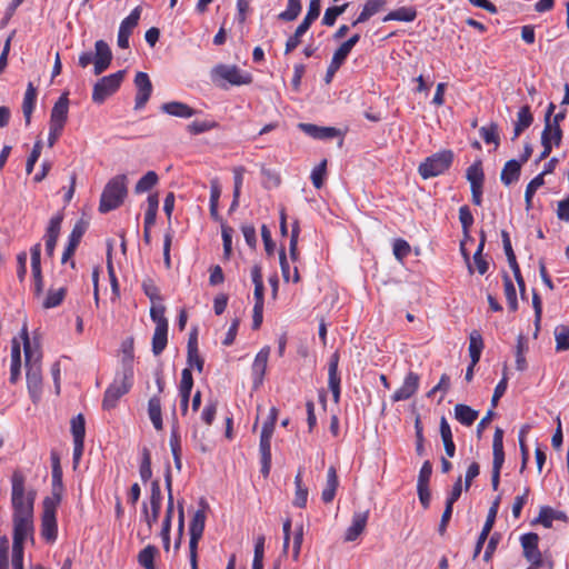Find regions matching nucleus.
Instances as JSON below:
<instances>
[{"instance_id": "f257e3e1", "label": "nucleus", "mask_w": 569, "mask_h": 569, "mask_svg": "<svg viewBox=\"0 0 569 569\" xmlns=\"http://www.w3.org/2000/svg\"><path fill=\"white\" fill-rule=\"evenodd\" d=\"M23 340V351L27 368V388L31 401L37 405L42 397V371H41V352L39 348L33 347L29 339L27 327L23 326L21 331Z\"/></svg>"}, {"instance_id": "f03ea898", "label": "nucleus", "mask_w": 569, "mask_h": 569, "mask_svg": "<svg viewBox=\"0 0 569 569\" xmlns=\"http://www.w3.org/2000/svg\"><path fill=\"white\" fill-rule=\"evenodd\" d=\"M128 178L126 174H118L106 184L99 203V211L107 213L119 208L128 193Z\"/></svg>"}, {"instance_id": "7ed1b4c3", "label": "nucleus", "mask_w": 569, "mask_h": 569, "mask_svg": "<svg viewBox=\"0 0 569 569\" xmlns=\"http://www.w3.org/2000/svg\"><path fill=\"white\" fill-rule=\"evenodd\" d=\"M36 492L26 490V476L14 470L11 476V506L13 513L33 512Z\"/></svg>"}, {"instance_id": "20e7f679", "label": "nucleus", "mask_w": 569, "mask_h": 569, "mask_svg": "<svg viewBox=\"0 0 569 569\" xmlns=\"http://www.w3.org/2000/svg\"><path fill=\"white\" fill-rule=\"evenodd\" d=\"M133 385V373L118 371L112 383L106 389L102 407L106 410L114 408L119 399L129 392Z\"/></svg>"}, {"instance_id": "39448f33", "label": "nucleus", "mask_w": 569, "mask_h": 569, "mask_svg": "<svg viewBox=\"0 0 569 569\" xmlns=\"http://www.w3.org/2000/svg\"><path fill=\"white\" fill-rule=\"evenodd\" d=\"M453 161L451 150H442L426 158L418 167V172L423 179L437 177L447 171Z\"/></svg>"}, {"instance_id": "423d86ee", "label": "nucleus", "mask_w": 569, "mask_h": 569, "mask_svg": "<svg viewBox=\"0 0 569 569\" xmlns=\"http://www.w3.org/2000/svg\"><path fill=\"white\" fill-rule=\"evenodd\" d=\"M124 70H119L99 79L93 86L92 101L97 104H101L116 93L124 79Z\"/></svg>"}, {"instance_id": "0eeeda50", "label": "nucleus", "mask_w": 569, "mask_h": 569, "mask_svg": "<svg viewBox=\"0 0 569 569\" xmlns=\"http://www.w3.org/2000/svg\"><path fill=\"white\" fill-rule=\"evenodd\" d=\"M320 14V0H311L308 12L301 23L297 27L295 33L290 36L286 42L284 53L293 51L301 42L302 36L309 30L311 23L318 19Z\"/></svg>"}, {"instance_id": "6e6552de", "label": "nucleus", "mask_w": 569, "mask_h": 569, "mask_svg": "<svg viewBox=\"0 0 569 569\" xmlns=\"http://www.w3.org/2000/svg\"><path fill=\"white\" fill-rule=\"evenodd\" d=\"M211 79L217 82L224 80L232 86L249 84L252 82V76L242 71L237 66L218 64L211 70Z\"/></svg>"}, {"instance_id": "1a4fd4ad", "label": "nucleus", "mask_w": 569, "mask_h": 569, "mask_svg": "<svg viewBox=\"0 0 569 569\" xmlns=\"http://www.w3.org/2000/svg\"><path fill=\"white\" fill-rule=\"evenodd\" d=\"M273 435V422L264 421L261 428L259 452L261 462V473L267 478L271 470V438Z\"/></svg>"}, {"instance_id": "9d476101", "label": "nucleus", "mask_w": 569, "mask_h": 569, "mask_svg": "<svg viewBox=\"0 0 569 569\" xmlns=\"http://www.w3.org/2000/svg\"><path fill=\"white\" fill-rule=\"evenodd\" d=\"M492 473H491V485L492 489L497 490L500 483V472L505 462V451H503V430L501 428H496L493 440H492Z\"/></svg>"}, {"instance_id": "9b49d317", "label": "nucleus", "mask_w": 569, "mask_h": 569, "mask_svg": "<svg viewBox=\"0 0 569 569\" xmlns=\"http://www.w3.org/2000/svg\"><path fill=\"white\" fill-rule=\"evenodd\" d=\"M13 543L23 546L24 541L33 533V512L12 513Z\"/></svg>"}, {"instance_id": "f8f14e48", "label": "nucleus", "mask_w": 569, "mask_h": 569, "mask_svg": "<svg viewBox=\"0 0 569 569\" xmlns=\"http://www.w3.org/2000/svg\"><path fill=\"white\" fill-rule=\"evenodd\" d=\"M525 558L530 562L529 567L539 569L545 566V560L539 550V536L535 532H528L520 537Z\"/></svg>"}, {"instance_id": "ddd939ff", "label": "nucleus", "mask_w": 569, "mask_h": 569, "mask_svg": "<svg viewBox=\"0 0 569 569\" xmlns=\"http://www.w3.org/2000/svg\"><path fill=\"white\" fill-rule=\"evenodd\" d=\"M41 535L47 541L50 542H53L58 536L56 503L50 498H46L43 501Z\"/></svg>"}, {"instance_id": "4468645a", "label": "nucleus", "mask_w": 569, "mask_h": 569, "mask_svg": "<svg viewBox=\"0 0 569 569\" xmlns=\"http://www.w3.org/2000/svg\"><path fill=\"white\" fill-rule=\"evenodd\" d=\"M71 433L73 437V462L78 463L82 457L86 436V420L82 413L71 419Z\"/></svg>"}, {"instance_id": "2eb2a0df", "label": "nucleus", "mask_w": 569, "mask_h": 569, "mask_svg": "<svg viewBox=\"0 0 569 569\" xmlns=\"http://www.w3.org/2000/svg\"><path fill=\"white\" fill-rule=\"evenodd\" d=\"M31 271L33 277L32 291L36 297H40L43 292V278L41 271V244L36 243L30 248Z\"/></svg>"}, {"instance_id": "dca6fc26", "label": "nucleus", "mask_w": 569, "mask_h": 569, "mask_svg": "<svg viewBox=\"0 0 569 569\" xmlns=\"http://www.w3.org/2000/svg\"><path fill=\"white\" fill-rule=\"evenodd\" d=\"M270 356V347H263L257 355L251 367L252 385L253 389H259L264 379L267 371L268 359Z\"/></svg>"}, {"instance_id": "f3484780", "label": "nucleus", "mask_w": 569, "mask_h": 569, "mask_svg": "<svg viewBox=\"0 0 569 569\" xmlns=\"http://www.w3.org/2000/svg\"><path fill=\"white\" fill-rule=\"evenodd\" d=\"M94 68L93 73L96 76L104 72L111 64L112 51L109 44L104 40H98L94 43Z\"/></svg>"}, {"instance_id": "a211bd4d", "label": "nucleus", "mask_w": 569, "mask_h": 569, "mask_svg": "<svg viewBox=\"0 0 569 569\" xmlns=\"http://www.w3.org/2000/svg\"><path fill=\"white\" fill-rule=\"evenodd\" d=\"M134 84L137 88L134 108L139 110L142 109L150 99L152 93V83L146 72L139 71L134 77Z\"/></svg>"}, {"instance_id": "6ab92c4d", "label": "nucleus", "mask_w": 569, "mask_h": 569, "mask_svg": "<svg viewBox=\"0 0 569 569\" xmlns=\"http://www.w3.org/2000/svg\"><path fill=\"white\" fill-rule=\"evenodd\" d=\"M419 383V375L413 371H409L406 375L401 387L397 389L395 393L391 396V400L393 402L408 400L418 391Z\"/></svg>"}, {"instance_id": "aec40b11", "label": "nucleus", "mask_w": 569, "mask_h": 569, "mask_svg": "<svg viewBox=\"0 0 569 569\" xmlns=\"http://www.w3.org/2000/svg\"><path fill=\"white\" fill-rule=\"evenodd\" d=\"M201 509H198L189 526V533H190V540L189 546H198L199 540L201 539L203 531H204V525H206V509L208 508V505L201 500L200 502Z\"/></svg>"}, {"instance_id": "412c9836", "label": "nucleus", "mask_w": 569, "mask_h": 569, "mask_svg": "<svg viewBox=\"0 0 569 569\" xmlns=\"http://www.w3.org/2000/svg\"><path fill=\"white\" fill-rule=\"evenodd\" d=\"M69 114V98L68 93H62L54 102L51 112L49 126L64 129Z\"/></svg>"}, {"instance_id": "4be33fe9", "label": "nucleus", "mask_w": 569, "mask_h": 569, "mask_svg": "<svg viewBox=\"0 0 569 569\" xmlns=\"http://www.w3.org/2000/svg\"><path fill=\"white\" fill-rule=\"evenodd\" d=\"M339 355L335 352L329 360L328 365V387L332 393L333 401L336 403L340 400V376L338 373Z\"/></svg>"}, {"instance_id": "5701e85b", "label": "nucleus", "mask_w": 569, "mask_h": 569, "mask_svg": "<svg viewBox=\"0 0 569 569\" xmlns=\"http://www.w3.org/2000/svg\"><path fill=\"white\" fill-rule=\"evenodd\" d=\"M86 232V226L82 221H78L73 228L71 233L68 237V243L62 253L61 262L67 263L72 256L74 254L83 234Z\"/></svg>"}, {"instance_id": "b1692460", "label": "nucleus", "mask_w": 569, "mask_h": 569, "mask_svg": "<svg viewBox=\"0 0 569 569\" xmlns=\"http://www.w3.org/2000/svg\"><path fill=\"white\" fill-rule=\"evenodd\" d=\"M369 519V510L356 511L352 515L351 525L347 528L345 533L346 541H355L363 532Z\"/></svg>"}, {"instance_id": "393cba45", "label": "nucleus", "mask_w": 569, "mask_h": 569, "mask_svg": "<svg viewBox=\"0 0 569 569\" xmlns=\"http://www.w3.org/2000/svg\"><path fill=\"white\" fill-rule=\"evenodd\" d=\"M161 111L178 118H191L197 113L194 109L180 101H170L161 106Z\"/></svg>"}, {"instance_id": "a878e982", "label": "nucleus", "mask_w": 569, "mask_h": 569, "mask_svg": "<svg viewBox=\"0 0 569 569\" xmlns=\"http://www.w3.org/2000/svg\"><path fill=\"white\" fill-rule=\"evenodd\" d=\"M21 375V348L19 341L14 338L11 342V363L10 382L17 383Z\"/></svg>"}, {"instance_id": "bb28decb", "label": "nucleus", "mask_w": 569, "mask_h": 569, "mask_svg": "<svg viewBox=\"0 0 569 569\" xmlns=\"http://www.w3.org/2000/svg\"><path fill=\"white\" fill-rule=\"evenodd\" d=\"M338 486H339V479L337 476V470L333 466H331L328 469L326 486L321 492V499L325 503L332 502V500L335 499Z\"/></svg>"}, {"instance_id": "cd10ccee", "label": "nucleus", "mask_w": 569, "mask_h": 569, "mask_svg": "<svg viewBox=\"0 0 569 569\" xmlns=\"http://www.w3.org/2000/svg\"><path fill=\"white\" fill-rule=\"evenodd\" d=\"M148 416L156 430L163 429L161 399L158 395L152 396L148 401Z\"/></svg>"}, {"instance_id": "c85d7f7f", "label": "nucleus", "mask_w": 569, "mask_h": 569, "mask_svg": "<svg viewBox=\"0 0 569 569\" xmlns=\"http://www.w3.org/2000/svg\"><path fill=\"white\" fill-rule=\"evenodd\" d=\"M37 101V89L32 82L28 83L27 90L24 92L23 102H22V112L26 120V124L29 126L31 122V116L36 108Z\"/></svg>"}, {"instance_id": "c756f323", "label": "nucleus", "mask_w": 569, "mask_h": 569, "mask_svg": "<svg viewBox=\"0 0 569 569\" xmlns=\"http://www.w3.org/2000/svg\"><path fill=\"white\" fill-rule=\"evenodd\" d=\"M520 171H521V162L520 161H518L516 159H511V160L507 161L505 163L501 174H500V179H501L502 183L506 186H510L511 183L518 181L519 177H520Z\"/></svg>"}, {"instance_id": "7c9ffc66", "label": "nucleus", "mask_w": 569, "mask_h": 569, "mask_svg": "<svg viewBox=\"0 0 569 569\" xmlns=\"http://www.w3.org/2000/svg\"><path fill=\"white\" fill-rule=\"evenodd\" d=\"M532 121L533 117L531 114L530 107H521L517 114V121L515 123L513 136L511 140H516L527 128L531 126Z\"/></svg>"}, {"instance_id": "2f4dec72", "label": "nucleus", "mask_w": 569, "mask_h": 569, "mask_svg": "<svg viewBox=\"0 0 569 569\" xmlns=\"http://www.w3.org/2000/svg\"><path fill=\"white\" fill-rule=\"evenodd\" d=\"M387 4V0H368L362 11L359 13L358 18L353 21L352 26H357L358 23H363L369 20L372 16L378 13L381 9H383Z\"/></svg>"}, {"instance_id": "473e14b6", "label": "nucleus", "mask_w": 569, "mask_h": 569, "mask_svg": "<svg viewBox=\"0 0 569 569\" xmlns=\"http://www.w3.org/2000/svg\"><path fill=\"white\" fill-rule=\"evenodd\" d=\"M417 18V10L415 7H400L396 10L390 11L383 17L382 21H402L412 22Z\"/></svg>"}, {"instance_id": "72a5a7b5", "label": "nucleus", "mask_w": 569, "mask_h": 569, "mask_svg": "<svg viewBox=\"0 0 569 569\" xmlns=\"http://www.w3.org/2000/svg\"><path fill=\"white\" fill-rule=\"evenodd\" d=\"M440 435L443 442L446 455L449 458H452L456 453V445L452 439L450 425L448 423L446 417L443 416L440 419Z\"/></svg>"}, {"instance_id": "f704fd0d", "label": "nucleus", "mask_w": 569, "mask_h": 569, "mask_svg": "<svg viewBox=\"0 0 569 569\" xmlns=\"http://www.w3.org/2000/svg\"><path fill=\"white\" fill-rule=\"evenodd\" d=\"M479 412L462 403L455 406V418L463 426H471L478 418Z\"/></svg>"}, {"instance_id": "c9c22d12", "label": "nucleus", "mask_w": 569, "mask_h": 569, "mask_svg": "<svg viewBox=\"0 0 569 569\" xmlns=\"http://www.w3.org/2000/svg\"><path fill=\"white\" fill-rule=\"evenodd\" d=\"M168 343V327L156 326L152 337V352L159 356L163 352Z\"/></svg>"}, {"instance_id": "e433bc0d", "label": "nucleus", "mask_w": 569, "mask_h": 569, "mask_svg": "<svg viewBox=\"0 0 569 569\" xmlns=\"http://www.w3.org/2000/svg\"><path fill=\"white\" fill-rule=\"evenodd\" d=\"M482 349V337L477 330H473L469 336V355L472 360V366H476L479 362Z\"/></svg>"}, {"instance_id": "4c0bfd02", "label": "nucleus", "mask_w": 569, "mask_h": 569, "mask_svg": "<svg viewBox=\"0 0 569 569\" xmlns=\"http://www.w3.org/2000/svg\"><path fill=\"white\" fill-rule=\"evenodd\" d=\"M169 445H170L171 452L173 456L174 466H176L177 470L180 471L182 468L181 445H180L179 429L177 428L176 423L172 425V428H171Z\"/></svg>"}, {"instance_id": "58836bf2", "label": "nucleus", "mask_w": 569, "mask_h": 569, "mask_svg": "<svg viewBox=\"0 0 569 569\" xmlns=\"http://www.w3.org/2000/svg\"><path fill=\"white\" fill-rule=\"evenodd\" d=\"M466 178L470 182V188L483 186L485 173L482 170L481 161H476L470 167H468Z\"/></svg>"}, {"instance_id": "ea45409f", "label": "nucleus", "mask_w": 569, "mask_h": 569, "mask_svg": "<svg viewBox=\"0 0 569 569\" xmlns=\"http://www.w3.org/2000/svg\"><path fill=\"white\" fill-rule=\"evenodd\" d=\"M505 296L509 310L515 312L518 309V300L515 284L507 272L503 273Z\"/></svg>"}, {"instance_id": "a19ab883", "label": "nucleus", "mask_w": 569, "mask_h": 569, "mask_svg": "<svg viewBox=\"0 0 569 569\" xmlns=\"http://www.w3.org/2000/svg\"><path fill=\"white\" fill-rule=\"evenodd\" d=\"M142 8L141 6L136 7L130 14L124 18L119 27V31H123L126 34L131 36L134 28L138 26L140 17H141Z\"/></svg>"}, {"instance_id": "79ce46f5", "label": "nucleus", "mask_w": 569, "mask_h": 569, "mask_svg": "<svg viewBox=\"0 0 569 569\" xmlns=\"http://www.w3.org/2000/svg\"><path fill=\"white\" fill-rule=\"evenodd\" d=\"M148 208L144 212V226L152 227L156 223L157 212L159 208V198L157 193L149 194L148 199Z\"/></svg>"}, {"instance_id": "37998d69", "label": "nucleus", "mask_w": 569, "mask_h": 569, "mask_svg": "<svg viewBox=\"0 0 569 569\" xmlns=\"http://www.w3.org/2000/svg\"><path fill=\"white\" fill-rule=\"evenodd\" d=\"M67 293V289L61 287L59 289H50L42 302L44 309H52L61 305Z\"/></svg>"}, {"instance_id": "c03bdc74", "label": "nucleus", "mask_w": 569, "mask_h": 569, "mask_svg": "<svg viewBox=\"0 0 569 569\" xmlns=\"http://www.w3.org/2000/svg\"><path fill=\"white\" fill-rule=\"evenodd\" d=\"M459 220L462 227L465 240L472 241V237L470 236V228L473 223V216L468 206H462L459 208Z\"/></svg>"}, {"instance_id": "a18cd8bd", "label": "nucleus", "mask_w": 569, "mask_h": 569, "mask_svg": "<svg viewBox=\"0 0 569 569\" xmlns=\"http://www.w3.org/2000/svg\"><path fill=\"white\" fill-rule=\"evenodd\" d=\"M221 196V189L217 180L211 181L210 187V216L213 220L220 221L221 217L218 212L219 199Z\"/></svg>"}, {"instance_id": "49530a36", "label": "nucleus", "mask_w": 569, "mask_h": 569, "mask_svg": "<svg viewBox=\"0 0 569 569\" xmlns=\"http://www.w3.org/2000/svg\"><path fill=\"white\" fill-rule=\"evenodd\" d=\"M556 350L558 352L569 350V326L559 325L555 329Z\"/></svg>"}, {"instance_id": "de8ad7c7", "label": "nucleus", "mask_w": 569, "mask_h": 569, "mask_svg": "<svg viewBox=\"0 0 569 569\" xmlns=\"http://www.w3.org/2000/svg\"><path fill=\"white\" fill-rule=\"evenodd\" d=\"M158 552V549L154 546H147L143 548L138 555V562L144 569H156L154 566V557Z\"/></svg>"}, {"instance_id": "09e8293b", "label": "nucleus", "mask_w": 569, "mask_h": 569, "mask_svg": "<svg viewBox=\"0 0 569 569\" xmlns=\"http://www.w3.org/2000/svg\"><path fill=\"white\" fill-rule=\"evenodd\" d=\"M479 133L486 143H488V144L493 143L496 147L499 146L500 138H499V127L497 123L491 122L488 126H482L479 129Z\"/></svg>"}, {"instance_id": "8fccbe9b", "label": "nucleus", "mask_w": 569, "mask_h": 569, "mask_svg": "<svg viewBox=\"0 0 569 569\" xmlns=\"http://www.w3.org/2000/svg\"><path fill=\"white\" fill-rule=\"evenodd\" d=\"M122 369L121 371H129L133 373V339L129 338L122 343Z\"/></svg>"}, {"instance_id": "3c124183", "label": "nucleus", "mask_w": 569, "mask_h": 569, "mask_svg": "<svg viewBox=\"0 0 569 569\" xmlns=\"http://www.w3.org/2000/svg\"><path fill=\"white\" fill-rule=\"evenodd\" d=\"M158 174L154 171H148L136 183V193H143L151 190L158 183Z\"/></svg>"}, {"instance_id": "603ef678", "label": "nucleus", "mask_w": 569, "mask_h": 569, "mask_svg": "<svg viewBox=\"0 0 569 569\" xmlns=\"http://www.w3.org/2000/svg\"><path fill=\"white\" fill-rule=\"evenodd\" d=\"M561 512H556L550 507H541L536 522L541 523L545 528H551L555 519L561 518Z\"/></svg>"}, {"instance_id": "864d4df0", "label": "nucleus", "mask_w": 569, "mask_h": 569, "mask_svg": "<svg viewBox=\"0 0 569 569\" xmlns=\"http://www.w3.org/2000/svg\"><path fill=\"white\" fill-rule=\"evenodd\" d=\"M301 12V0H288L287 9L278 14L282 21H293Z\"/></svg>"}, {"instance_id": "5fc2aeb1", "label": "nucleus", "mask_w": 569, "mask_h": 569, "mask_svg": "<svg viewBox=\"0 0 569 569\" xmlns=\"http://www.w3.org/2000/svg\"><path fill=\"white\" fill-rule=\"evenodd\" d=\"M142 458L141 463L139 468V473L141 477V480L143 482H147L152 477V469H151V455L148 448L142 449Z\"/></svg>"}, {"instance_id": "6e6d98bb", "label": "nucleus", "mask_w": 569, "mask_h": 569, "mask_svg": "<svg viewBox=\"0 0 569 569\" xmlns=\"http://www.w3.org/2000/svg\"><path fill=\"white\" fill-rule=\"evenodd\" d=\"M327 176V160L323 159L318 166H316L312 171L310 179L315 188L320 189Z\"/></svg>"}, {"instance_id": "4d7b16f0", "label": "nucleus", "mask_w": 569, "mask_h": 569, "mask_svg": "<svg viewBox=\"0 0 569 569\" xmlns=\"http://www.w3.org/2000/svg\"><path fill=\"white\" fill-rule=\"evenodd\" d=\"M545 183L543 180V173H539L536 176L526 187L525 191V200L527 208L531 207L532 197L535 196L536 191Z\"/></svg>"}, {"instance_id": "13d9d810", "label": "nucleus", "mask_w": 569, "mask_h": 569, "mask_svg": "<svg viewBox=\"0 0 569 569\" xmlns=\"http://www.w3.org/2000/svg\"><path fill=\"white\" fill-rule=\"evenodd\" d=\"M62 220V213H57L53 217H51L43 238L58 239L61 230Z\"/></svg>"}, {"instance_id": "bf43d9fd", "label": "nucleus", "mask_w": 569, "mask_h": 569, "mask_svg": "<svg viewBox=\"0 0 569 569\" xmlns=\"http://www.w3.org/2000/svg\"><path fill=\"white\" fill-rule=\"evenodd\" d=\"M392 251L395 258L402 262L405 258H407L411 251V247L405 239H396L392 246Z\"/></svg>"}, {"instance_id": "052dcab7", "label": "nucleus", "mask_w": 569, "mask_h": 569, "mask_svg": "<svg viewBox=\"0 0 569 569\" xmlns=\"http://www.w3.org/2000/svg\"><path fill=\"white\" fill-rule=\"evenodd\" d=\"M161 507L150 506V510L147 503L142 505V516L148 526V530L151 531L152 526L158 521Z\"/></svg>"}, {"instance_id": "680f3d73", "label": "nucleus", "mask_w": 569, "mask_h": 569, "mask_svg": "<svg viewBox=\"0 0 569 569\" xmlns=\"http://www.w3.org/2000/svg\"><path fill=\"white\" fill-rule=\"evenodd\" d=\"M415 431H416V452L418 456L425 455V437H423V426L419 416H417L415 420Z\"/></svg>"}, {"instance_id": "e2e57ef3", "label": "nucleus", "mask_w": 569, "mask_h": 569, "mask_svg": "<svg viewBox=\"0 0 569 569\" xmlns=\"http://www.w3.org/2000/svg\"><path fill=\"white\" fill-rule=\"evenodd\" d=\"M346 7L347 4L328 8L322 18V23L329 27L333 26L336 23L337 18L345 12Z\"/></svg>"}, {"instance_id": "0e129e2a", "label": "nucleus", "mask_w": 569, "mask_h": 569, "mask_svg": "<svg viewBox=\"0 0 569 569\" xmlns=\"http://www.w3.org/2000/svg\"><path fill=\"white\" fill-rule=\"evenodd\" d=\"M193 387V378L190 368H184L181 372V380L179 385V393H189L191 395V390Z\"/></svg>"}, {"instance_id": "69168bd1", "label": "nucleus", "mask_w": 569, "mask_h": 569, "mask_svg": "<svg viewBox=\"0 0 569 569\" xmlns=\"http://www.w3.org/2000/svg\"><path fill=\"white\" fill-rule=\"evenodd\" d=\"M166 308L162 305L152 306L150 309V317L156 326L168 327V320L164 317Z\"/></svg>"}, {"instance_id": "338daca9", "label": "nucleus", "mask_w": 569, "mask_h": 569, "mask_svg": "<svg viewBox=\"0 0 569 569\" xmlns=\"http://www.w3.org/2000/svg\"><path fill=\"white\" fill-rule=\"evenodd\" d=\"M187 363L190 369L196 368L199 372H202L204 360L201 358L199 349L187 351Z\"/></svg>"}, {"instance_id": "774afa93", "label": "nucleus", "mask_w": 569, "mask_h": 569, "mask_svg": "<svg viewBox=\"0 0 569 569\" xmlns=\"http://www.w3.org/2000/svg\"><path fill=\"white\" fill-rule=\"evenodd\" d=\"M0 569H9V539L0 537Z\"/></svg>"}]
</instances>
